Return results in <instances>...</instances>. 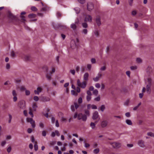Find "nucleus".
Masks as SVG:
<instances>
[{
	"label": "nucleus",
	"instance_id": "1",
	"mask_svg": "<svg viewBox=\"0 0 154 154\" xmlns=\"http://www.w3.org/2000/svg\"><path fill=\"white\" fill-rule=\"evenodd\" d=\"M18 107L22 109H24L26 108V103L24 100H21L18 103Z\"/></svg>",
	"mask_w": 154,
	"mask_h": 154
},
{
	"label": "nucleus",
	"instance_id": "2",
	"mask_svg": "<svg viewBox=\"0 0 154 154\" xmlns=\"http://www.w3.org/2000/svg\"><path fill=\"white\" fill-rule=\"evenodd\" d=\"M77 118L78 120L82 119L83 121H85L87 119V117L86 115L83 114L82 113H80L78 114Z\"/></svg>",
	"mask_w": 154,
	"mask_h": 154
},
{
	"label": "nucleus",
	"instance_id": "3",
	"mask_svg": "<svg viewBox=\"0 0 154 154\" xmlns=\"http://www.w3.org/2000/svg\"><path fill=\"white\" fill-rule=\"evenodd\" d=\"M26 121L28 122H29L31 124L33 128H35V122L32 119L30 118H27L26 119Z\"/></svg>",
	"mask_w": 154,
	"mask_h": 154
},
{
	"label": "nucleus",
	"instance_id": "4",
	"mask_svg": "<svg viewBox=\"0 0 154 154\" xmlns=\"http://www.w3.org/2000/svg\"><path fill=\"white\" fill-rule=\"evenodd\" d=\"M102 76V74L101 72L100 71L98 73L97 76L96 77L93 78V80L94 82H97L99 80Z\"/></svg>",
	"mask_w": 154,
	"mask_h": 154
},
{
	"label": "nucleus",
	"instance_id": "5",
	"mask_svg": "<svg viewBox=\"0 0 154 154\" xmlns=\"http://www.w3.org/2000/svg\"><path fill=\"white\" fill-rule=\"evenodd\" d=\"M145 83L146 86L151 87L152 84V82L151 78H148L145 81Z\"/></svg>",
	"mask_w": 154,
	"mask_h": 154
},
{
	"label": "nucleus",
	"instance_id": "6",
	"mask_svg": "<svg viewBox=\"0 0 154 154\" xmlns=\"http://www.w3.org/2000/svg\"><path fill=\"white\" fill-rule=\"evenodd\" d=\"M110 144L114 148H118L121 146L120 143H119L114 142L111 143Z\"/></svg>",
	"mask_w": 154,
	"mask_h": 154
},
{
	"label": "nucleus",
	"instance_id": "7",
	"mask_svg": "<svg viewBox=\"0 0 154 154\" xmlns=\"http://www.w3.org/2000/svg\"><path fill=\"white\" fill-rule=\"evenodd\" d=\"M79 21L78 18L77 19L75 20V23H72L70 27L73 30L75 29L76 28V24H78Z\"/></svg>",
	"mask_w": 154,
	"mask_h": 154
},
{
	"label": "nucleus",
	"instance_id": "8",
	"mask_svg": "<svg viewBox=\"0 0 154 154\" xmlns=\"http://www.w3.org/2000/svg\"><path fill=\"white\" fill-rule=\"evenodd\" d=\"M94 8L93 4L91 2H88L87 4V9L89 11H91Z\"/></svg>",
	"mask_w": 154,
	"mask_h": 154
},
{
	"label": "nucleus",
	"instance_id": "9",
	"mask_svg": "<svg viewBox=\"0 0 154 154\" xmlns=\"http://www.w3.org/2000/svg\"><path fill=\"white\" fill-rule=\"evenodd\" d=\"M92 20V17L89 15H87L85 17L84 19V21L85 22H91Z\"/></svg>",
	"mask_w": 154,
	"mask_h": 154
},
{
	"label": "nucleus",
	"instance_id": "10",
	"mask_svg": "<svg viewBox=\"0 0 154 154\" xmlns=\"http://www.w3.org/2000/svg\"><path fill=\"white\" fill-rule=\"evenodd\" d=\"M96 22L97 25L99 26L101 24L100 21V17L99 16H97L96 19Z\"/></svg>",
	"mask_w": 154,
	"mask_h": 154
},
{
	"label": "nucleus",
	"instance_id": "11",
	"mask_svg": "<svg viewBox=\"0 0 154 154\" xmlns=\"http://www.w3.org/2000/svg\"><path fill=\"white\" fill-rule=\"evenodd\" d=\"M138 145L141 147L144 148L145 147L144 141L142 140H138Z\"/></svg>",
	"mask_w": 154,
	"mask_h": 154
},
{
	"label": "nucleus",
	"instance_id": "12",
	"mask_svg": "<svg viewBox=\"0 0 154 154\" xmlns=\"http://www.w3.org/2000/svg\"><path fill=\"white\" fill-rule=\"evenodd\" d=\"M98 116V112L97 111H95L93 113L92 118L93 119L95 120L97 119Z\"/></svg>",
	"mask_w": 154,
	"mask_h": 154
},
{
	"label": "nucleus",
	"instance_id": "13",
	"mask_svg": "<svg viewBox=\"0 0 154 154\" xmlns=\"http://www.w3.org/2000/svg\"><path fill=\"white\" fill-rule=\"evenodd\" d=\"M42 88L40 87L37 88V90H35L34 91L35 94H39L41 92L42 90Z\"/></svg>",
	"mask_w": 154,
	"mask_h": 154
},
{
	"label": "nucleus",
	"instance_id": "14",
	"mask_svg": "<svg viewBox=\"0 0 154 154\" xmlns=\"http://www.w3.org/2000/svg\"><path fill=\"white\" fill-rule=\"evenodd\" d=\"M50 100V99L49 97H42L41 99V101L43 102L49 101Z\"/></svg>",
	"mask_w": 154,
	"mask_h": 154
},
{
	"label": "nucleus",
	"instance_id": "15",
	"mask_svg": "<svg viewBox=\"0 0 154 154\" xmlns=\"http://www.w3.org/2000/svg\"><path fill=\"white\" fill-rule=\"evenodd\" d=\"M87 82L86 81H84L81 83V84L79 86L82 88H85L86 86Z\"/></svg>",
	"mask_w": 154,
	"mask_h": 154
},
{
	"label": "nucleus",
	"instance_id": "16",
	"mask_svg": "<svg viewBox=\"0 0 154 154\" xmlns=\"http://www.w3.org/2000/svg\"><path fill=\"white\" fill-rule=\"evenodd\" d=\"M107 125V122L106 121H103L101 123V126L102 128H104Z\"/></svg>",
	"mask_w": 154,
	"mask_h": 154
},
{
	"label": "nucleus",
	"instance_id": "17",
	"mask_svg": "<svg viewBox=\"0 0 154 154\" xmlns=\"http://www.w3.org/2000/svg\"><path fill=\"white\" fill-rule=\"evenodd\" d=\"M89 74L88 72L85 73L83 76V79L85 81H87L88 80L89 77Z\"/></svg>",
	"mask_w": 154,
	"mask_h": 154
},
{
	"label": "nucleus",
	"instance_id": "18",
	"mask_svg": "<svg viewBox=\"0 0 154 154\" xmlns=\"http://www.w3.org/2000/svg\"><path fill=\"white\" fill-rule=\"evenodd\" d=\"M151 87L150 86H148V85L146 86V91L147 93L148 94H150L151 92Z\"/></svg>",
	"mask_w": 154,
	"mask_h": 154
},
{
	"label": "nucleus",
	"instance_id": "19",
	"mask_svg": "<svg viewBox=\"0 0 154 154\" xmlns=\"http://www.w3.org/2000/svg\"><path fill=\"white\" fill-rule=\"evenodd\" d=\"M23 58L24 60L27 61L30 60V57L29 55H25L24 56Z\"/></svg>",
	"mask_w": 154,
	"mask_h": 154
},
{
	"label": "nucleus",
	"instance_id": "20",
	"mask_svg": "<svg viewBox=\"0 0 154 154\" xmlns=\"http://www.w3.org/2000/svg\"><path fill=\"white\" fill-rule=\"evenodd\" d=\"M8 16L10 18L12 19H14L16 18L15 16L10 12L8 13Z\"/></svg>",
	"mask_w": 154,
	"mask_h": 154
},
{
	"label": "nucleus",
	"instance_id": "21",
	"mask_svg": "<svg viewBox=\"0 0 154 154\" xmlns=\"http://www.w3.org/2000/svg\"><path fill=\"white\" fill-rule=\"evenodd\" d=\"M28 17L30 18H32L35 17L36 15L34 14H31L28 15Z\"/></svg>",
	"mask_w": 154,
	"mask_h": 154
},
{
	"label": "nucleus",
	"instance_id": "22",
	"mask_svg": "<svg viewBox=\"0 0 154 154\" xmlns=\"http://www.w3.org/2000/svg\"><path fill=\"white\" fill-rule=\"evenodd\" d=\"M37 108V106L36 105V103H34L32 105V111H35L36 110Z\"/></svg>",
	"mask_w": 154,
	"mask_h": 154
},
{
	"label": "nucleus",
	"instance_id": "23",
	"mask_svg": "<svg viewBox=\"0 0 154 154\" xmlns=\"http://www.w3.org/2000/svg\"><path fill=\"white\" fill-rule=\"evenodd\" d=\"M51 74L50 73V75L48 73H47L46 75V77L48 80H50L51 79Z\"/></svg>",
	"mask_w": 154,
	"mask_h": 154
},
{
	"label": "nucleus",
	"instance_id": "24",
	"mask_svg": "<svg viewBox=\"0 0 154 154\" xmlns=\"http://www.w3.org/2000/svg\"><path fill=\"white\" fill-rule=\"evenodd\" d=\"M125 122L128 125H132V123L131 120L130 119H126V120Z\"/></svg>",
	"mask_w": 154,
	"mask_h": 154
},
{
	"label": "nucleus",
	"instance_id": "25",
	"mask_svg": "<svg viewBox=\"0 0 154 154\" xmlns=\"http://www.w3.org/2000/svg\"><path fill=\"white\" fill-rule=\"evenodd\" d=\"M48 10V7L46 6H45L44 7L42 8L41 11H47Z\"/></svg>",
	"mask_w": 154,
	"mask_h": 154
},
{
	"label": "nucleus",
	"instance_id": "26",
	"mask_svg": "<svg viewBox=\"0 0 154 154\" xmlns=\"http://www.w3.org/2000/svg\"><path fill=\"white\" fill-rule=\"evenodd\" d=\"M29 114L32 117H33V115L32 113V109L31 108H29Z\"/></svg>",
	"mask_w": 154,
	"mask_h": 154
},
{
	"label": "nucleus",
	"instance_id": "27",
	"mask_svg": "<svg viewBox=\"0 0 154 154\" xmlns=\"http://www.w3.org/2000/svg\"><path fill=\"white\" fill-rule=\"evenodd\" d=\"M85 113V115H86V116H90V112L89 110L87 109H85L84 110Z\"/></svg>",
	"mask_w": 154,
	"mask_h": 154
},
{
	"label": "nucleus",
	"instance_id": "28",
	"mask_svg": "<svg viewBox=\"0 0 154 154\" xmlns=\"http://www.w3.org/2000/svg\"><path fill=\"white\" fill-rule=\"evenodd\" d=\"M71 93L72 95L75 96H77L78 95V93L76 92L74 90H72L71 91Z\"/></svg>",
	"mask_w": 154,
	"mask_h": 154
},
{
	"label": "nucleus",
	"instance_id": "29",
	"mask_svg": "<svg viewBox=\"0 0 154 154\" xmlns=\"http://www.w3.org/2000/svg\"><path fill=\"white\" fill-rule=\"evenodd\" d=\"M82 27L84 28H86L88 27V24L86 23H82Z\"/></svg>",
	"mask_w": 154,
	"mask_h": 154
},
{
	"label": "nucleus",
	"instance_id": "30",
	"mask_svg": "<svg viewBox=\"0 0 154 154\" xmlns=\"http://www.w3.org/2000/svg\"><path fill=\"white\" fill-rule=\"evenodd\" d=\"M101 111L103 112L105 109V105H102L101 106L100 108Z\"/></svg>",
	"mask_w": 154,
	"mask_h": 154
},
{
	"label": "nucleus",
	"instance_id": "31",
	"mask_svg": "<svg viewBox=\"0 0 154 154\" xmlns=\"http://www.w3.org/2000/svg\"><path fill=\"white\" fill-rule=\"evenodd\" d=\"M98 91L97 89H95L93 91V94L95 96L97 95L98 94Z\"/></svg>",
	"mask_w": 154,
	"mask_h": 154
},
{
	"label": "nucleus",
	"instance_id": "32",
	"mask_svg": "<svg viewBox=\"0 0 154 154\" xmlns=\"http://www.w3.org/2000/svg\"><path fill=\"white\" fill-rule=\"evenodd\" d=\"M137 68V67L136 66H131L130 67V69L131 70H134L136 69Z\"/></svg>",
	"mask_w": 154,
	"mask_h": 154
},
{
	"label": "nucleus",
	"instance_id": "33",
	"mask_svg": "<svg viewBox=\"0 0 154 154\" xmlns=\"http://www.w3.org/2000/svg\"><path fill=\"white\" fill-rule=\"evenodd\" d=\"M35 144L34 145V149H35V151H36L38 150V146L37 144V142L36 141V142H35Z\"/></svg>",
	"mask_w": 154,
	"mask_h": 154
},
{
	"label": "nucleus",
	"instance_id": "34",
	"mask_svg": "<svg viewBox=\"0 0 154 154\" xmlns=\"http://www.w3.org/2000/svg\"><path fill=\"white\" fill-rule=\"evenodd\" d=\"M136 62L137 63H142V60L140 58H137L136 59Z\"/></svg>",
	"mask_w": 154,
	"mask_h": 154
},
{
	"label": "nucleus",
	"instance_id": "35",
	"mask_svg": "<svg viewBox=\"0 0 154 154\" xmlns=\"http://www.w3.org/2000/svg\"><path fill=\"white\" fill-rule=\"evenodd\" d=\"M82 32L85 35L87 34L88 33V30L87 29H83L82 31Z\"/></svg>",
	"mask_w": 154,
	"mask_h": 154
},
{
	"label": "nucleus",
	"instance_id": "36",
	"mask_svg": "<svg viewBox=\"0 0 154 154\" xmlns=\"http://www.w3.org/2000/svg\"><path fill=\"white\" fill-rule=\"evenodd\" d=\"M100 95H99L98 97L96 98H95L94 99V100L97 101H99L100 100Z\"/></svg>",
	"mask_w": 154,
	"mask_h": 154
},
{
	"label": "nucleus",
	"instance_id": "37",
	"mask_svg": "<svg viewBox=\"0 0 154 154\" xmlns=\"http://www.w3.org/2000/svg\"><path fill=\"white\" fill-rule=\"evenodd\" d=\"M99 148H97L94 149L93 151V152L94 153L97 154L99 152Z\"/></svg>",
	"mask_w": 154,
	"mask_h": 154
},
{
	"label": "nucleus",
	"instance_id": "38",
	"mask_svg": "<svg viewBox=\"0 0 154 154\" xmlns=\"http://www.w3.org/2000/svg\"><path fill=\"white\" fill-rule=\"evenodd\" d=\"M74 10L75 11L77 14L79 13L80 11V9L79 8H74Z\"/></svg>",
	"mask_w": 154,
	"mask_h": 154
},
{
	"label": "nucleus",
	"instance_id": "39",
	"mask_svg": "<svg viewBox=\"0 0 154 154\" xmlns=\"http://www.w3.org/2000/svg\"><path fill=\"white\" fill-rule=\"evenodd\" d=\"M91 63L93 64L95 63H96V60L95 58H92L91 60Z\"/></svg>",
	"mask_w": 154,
	"mask_h": 154
},
{
	"label": "nucleus",
	"instance_id": "40",
	"mask_svg": "<svg viewBox=\"0 0 154 154\" xmlns=\"http://www.w3.org/2000/svg\"><path fill=\"white\" fill-rule=\"evenodd\" d=\"M106 69V67L105 66L101 67L100 69V70L101 71H105Z\"/></svg>",
	"mask_w": 154,
	"mask_h": 154
},
{
	"label": "nucleus",
	"instance_id": "41",
	"mask_svg": "<svg viewBox=\"0 0 154 154\" xmlns=\"http://www.w3.org/2000/svg\"><path fill=\"white\" fill-rule=\"evenodd\" d=\"M31 10L33 11H37V9L35 6H32L31 7Z\"/></svg>",
	"mask_w": 154,
	"mask_h": 154
},
{
	"label": "nucleus",
	"instance_id": "42",
	"mask_svg": "<svg viewBox=\"0 0 154 154\" xmlns=\"http://www.w3.org/2000/svg\"><path fill=\"white\" fill-rule=\"evenodd\" d=\"M90 126L92 129H94L95 127V125L94 123L92 122L91 123Z\"/></svg>",
	"mask_w": 154,
	"mask_h": 154
},
{
	"label": "nucleus",
	"instance_id": "43",
	"mask_svg": "<svg viewBox=\"0 0 154 154\" xmlns=\"http://www.w3.org/2000/svg\"><path fill=\"white\" fill-rule=\"evenodd\" d=\"M91 98V96L87 95L86 96V99L88 101H90Z\"/></svg>",
	"mask_w": 154,
	"mask_h": 154
},
{
	"label": "nucleus",
	"instance_id": "44",
	"mask_svg": "<svg viewBox=\"0 0 154 154\" xmlns=\"http://www.w3.org/2000/svg\"><path fill=\"white\" fill-rule=\"evenodd\" d=\"M26 88L24 86H21L20 88V90L21 91H26Z\"/></svg>",
	"mask_w": 154,
	"mask_h": 154
},
{
	"label": "nucleus",
	"instance_id": "45",
	"mask_svg": "<svg viewBox=\"0 0 154 154\" xmlns=\"http://www.w3.org/2000/svg\"><path fill=\"white\" fill-rule=\"evenodd\" d=\"M25 94L26 95L28 96L30 94V91L29 90H26L25 91Z\"/></svg>",
	"mask_w": 154,
	"mask_h": 154
},
{
	"label": "nucleus",
	"instance_id": "46",
	"mask_svg": "<svg viewBox=\"0 0 154 154\" xmlns=\"http://www.w3.org/2000/svg\"><path fill=\"white\" fill-rule=\"evenodd\" d=\"M87 68L89 70H91V65L90 64H88L87 66Z\"/></svg>",
	"mask_w": 154,
	"mask_h": 154
},
{
	"label": "nucleus",
	"instance_id": "47",
	"mask_svg": "<svg viewBox=\"0 0 154 154\" xmlns=\"http://www.w3.org/2000/svg\"><path fill=\"white\" fill-rule=\"evenodd\" d=\"M78 2L81 4H84L85 2V0H77Z\"/></svg>",
	"mask_w": 154,
	"mask_h": 154
},
{
	"label": "nucleus",
	"instance_id": "48",
	"mask_svg": "<svg viewBox=\"0 0 154 154\" xmlns=\"http://www.w3.org/2000/svg\"><path fill=\"white\" fill-rule=\"evenodd\" d=\"M20 17L21 18V19L24 22L26 21V19L25 17L24 16L20 15Z\"/></svg>",
	"mask_w": 154,
	"mask_h": 154
},
{
	"label": "nucleus",
	"instance_id": "49",
	"mask_svg": "<svg viewBox=\"0 0 154 154\" xmlns=\"http://www.w3.org/2000/svg\"><path fill=\"white\" fill-rule=\"evenodd\" d=\"M147 135L150 136L154 137V134L151 132L148 133Z\"/></svg>",
	"mask_w": 154,
	"mask_h": 154
},
{
	"label": "nucleus",
	"instance_id": "50",
	"mask_svg": "<svg viewBox=\"0 0 154 154\" xmlns=\"http://www.w3.org/2000/svg\"><path fill=\"white\" fill-rule=\"evenodd\" d=\"M43 69H44V70L46 72H48V68L47 66H44L43 67Z\"/></svg>",
	"mask_w": 154,
	"mask_h": 154
},
{
	"label": "nucleus",
	"instance_id": "51",
	"mask_svg": "<svg viewBox=\"0 0 154 154\" xmlns=\"http://www.w3.org/2000/svg\"><path fill=\"white\" fill-rule=\"evenodd\" d=\"M125 116L126 117H129L131 116V114L130 112H127L125 113Z\"/></svg>",
	"mask_w": 154,
	"mask_h": 154
},
{
	"label": "nucleus",
	"instance_id": "52",
	"mask_svg": "<svg viewBox=\"0 0 154 154\" xmlns=\"http://www.w3.org/2000/svg\"><path fill=\"white\" fill-rule=\"evenodd\" d=\"M78 102L79 103H81L82 102V100L81 97H79L78 100Z\"/></svg>",
	"mask_w": 154,
	"mask_h": 154
},
{
	"label": "nucleus",
	"instance_id": "53",
	"mask_svg": "<svg viewBox=\"0 0 154 154\" xmlns=\"http://www.w3.org/2000/svg\"><path fill=\"white\" fill-rule=\"evenodd\" d=\"M11 146H9L7 149V151L9 153L11 152Z\"/></svg>",
	"mask_w": 154,
	"mask_h": 154
},
{
	"label": "nucleus",
	"instance_id": "54",
	"mask_svg": "<svg viewBox=\"0 0 154 154\" xmlns=\"http://www.w3.org/2000/svg\"><path fill=\"white\" fill-rule=\"evenodd\" d=\"M33 99L35 101H37L38 100L39 98L37 96H35L33 97Z\"/></svg>",
	"mask_w": 154,
	"mask_h": 154
},
{
	"label": "nucleus",
	"instance_id": "55",
	"mask_svg": "<svg viewBox=\"0 0 154 154\" xmlns=\"http://www.w3.org/2000/svg\"><path fill=\"white\" fill-rule=\"evenodd\" d=\"M6 143V142L5 141H3L1 142V145L2 146H4Z\"/></svg>",
	"mask_w": 154,
	"mask_h": 154
},
{
	"label": "nucleus",
	"instance_id": "56",
	"mask_svg": "<svg viewBox=\"0 0 154 154\" xmlns=\"http://www.w3.org/2000/svg\"><path fill=\"white\" fill-rule=\"evenodd\" d=\"M55 126L57 127H58L59 126L58 121L57 120H56V121Z\"/></svg>",
	"mask_w": 154,
	"mask_h": 154
},
{
	"label": "nucleus",
	"instance_id": "57",
	"mask_svg": "<svg viewBox=\"0 0 154 154\" xmlns=\"http://www.w3.org/2000/svg\"><path fill=\"white\" fill-rule=\"evenodd\" d=\"M70 72L73 75H74L75 74V71L74 69L70 70Z\"/></svg>",
	"mask_w": 154,
	"mask_h": 154
},
{
	"label": "nucleus",
	"instance_id": "58",
	"mask_svg": "<svg viewBox=\"0 0 154 154\" xmlns=\"http://www.w3.org/2000/svg\"><path fill=\"white\" fill-rule=\"evenodd\" d=\"M92 108L93 109H97V106L94 105H92L91 106Z\"/></svg>",
	"mask_w": 154,
	"mask_h": 154
},
{
	"label": "nucleus",
	"instance_id": "59",
	"mask_svg": "<svg viewBox=\"0 0 154 154\" xmlns=\"http://www.w3.org/2000/svg\"><path fill=\"white\" fill-rule=\"evenodd\" d=\"M10 68V64L8 63L6 65V68L7 69H9Z\"/></svg>",
	"mask_w": 154,
	"mask_h": 154
},
{
	"label": "nucleus",
	"instance_id": "60",
	"mask_svg": "<svg viewBox=\"0 0 154 154\" xmlns=\"http://www.w3.org/2000/svg\"><path fill=\"white\" fill-rule=\"evenodd\" d=\"M95 86L97 88H100V86L99 83H97L95 84Z\"/></svg>",
	"mask_w": 154,
	"mask_h": 154
},
{
	"label": "nucleus",
	"instance_id": "61",
	"mask_svg": "<svg viewBox=\"0 0 154 154\" xmlns=\"http://www.w3.org/2000/svg\"><path fill=\"white\" fill-rule=\"evenodd\" d=\"M87 95L91 96L92 94L90 91L88 90L87 92Z\"/></svg>",
	"mask_w": 154,
	"mask_h": 154
},
{
	"label": "nucleus",
	"instance_id": "62",
	"mask_svg": "<svg viewBox=\"0 0 154 154\" xmlns=\"http://www.w3.org/2000/svg\"><path fill=\"white\" fill-rule=\"evenodd\" d=\"M56 144L55 141H51L50 143V146H53Z\"/></svg>",
	"mask_w": 154,
	"mask_h": 154
},
{
	"label": "nucleus",
	"instance_id": "63",
	"mask_svg": "<svg viewBox=\"0 0 154 154\" xmlns=\"http://www.w3.org/2000/svg\"><path fill=\"white\" fill-rule=\"evenodd\" d=\"M94 33L96 37H98L99 35V33L98 31H95L94 32Z\"/></svg>",
	"mask_w": 154,
	"mask_h": 154
},
{
	"label": "nucleus",
	"instance_id": "64",
	"mask_svg": "<svg viewBox=\"0 0 154 154\" xmlns=\"http://www.w3.org/2000/svg\"><path fill=\"white\" fill-rule=\"evenodd\" d=\"M27 131L28 133L29 134L31 133L32 132V130L30 128H28Z\"/></svg>",
	"mask_w": 154,
	"mask_h": 154
}]
</instances>
